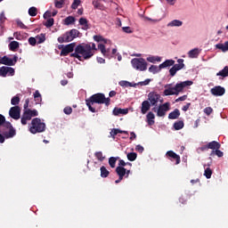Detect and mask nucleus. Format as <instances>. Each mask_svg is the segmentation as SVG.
I'll use <instances>...</instances> for the list:
<instances>
[{
	"label": "nucleus",
	"instance_id": "nucleus-1",
	"mask_svg": "<svg viewBox=\"0 0 228 228\" xmlns=\"http://www.w3.org/2000/svg\"><path fill=\"white\" fill-rule=\"evenodd\" d=\"M94 55V53L91 50V44L83 43L76 45L75 52L70 54V57H74L82 61V58H84V60H89Z\"/></svg>",
	"mask_w": 228,
	"mask_h": 228
},
{
	"label": "nucleus",
	"instance_id": "nucleus-2",
	"mask_svg": "<svg viewBox=\"0 0 228 228\" xmlns=\"http://www.w3.org/2000/svg\"><path fill=\"white\" fill-rule=\"evenodd\" d=\"M110 98H106L104 94L98 93L93 94L91 97H89V99L86 100V104L92 113H95L97 110L93 107L94 103L105 104L106 107H109L110 105Z\"/></svg>",
	"mask_w": 228,
	"mask_h": 228
},
{
	"label": "nucleus",
	"instance_id": "nucleus-3",
	"mask_svg": "<svg viewBox=\"0 0 228 228\" xmlns=\"http://www.w3.org/2000/svg\"><path fill=\"white\" fill-rule=\"evenodd\" d=\"M193 85V81H184V82H181L176 84L174 87L172 86V85H167L165 86V90H164V95L165 96H169V95H179V94L183 92V89L187 86H191Z\"/></svg>",
	"mask_w": 228,
	"mask_h": 228
},
{
	"label": "nucleus",
	"instance_id": "nucleus-4",
	"mask_svg": "<svg viewBox=\"0 0 228 228\" xmlns=\"http://www.w3.org/2000/svg\"><path fill=\"white\" fill-rule=\"evenodd\" d=\"M29 103H30V100L27 99L25 100V103H24V110H23V114L21 117V124L23 126L27 125L28 121H31L32 118H36L38 116V112L37 110H30L29 109Z\"/></svg>",
	"mask_w": 228,
	"mask_h": 228
},
{
	"label": "nucleus",
	"instance_id": "nucleus-5",
	"mask_svg": "<svg viewBox=\"0 0 228 228\" xmlns=\"http://www.w3.org/2000/svg\"><path fill=\"white\" fill-rule=\"evenodd\" d=\"M46 125L42 122L39 118H35L31 120V126L29 127V132L32 134H41L45 132Z\"/></svg>",
	"mask_w": 228,
	"mask_h": 228
},
{
	"label": "nucleus",
	"instance_id": "nucleus-6",
	"mask_svg": "<svg viewBox=\"0 0 228 228\" xmlns=\"http://www.w3.org/2000/svg\"><path fill=\"white\" fill-rule=\"evenodd\" d=\"M79 35H80V32L78 29L72 28L69 31H67L64 34H62L61 37H59L57 41L60 44L69 43L75 38H77V37H79Z\"/></svg>",
	"mask_w": 228,
	"mask_h": 228
},
{
	"label": "nucleus",
	"instance_id": "nucleus-7",
	"mask_svg": "<svg viewBox=\"0 0 228 228\" xmlns=\"http://www.w3.org/2000/svg\"><path fill=\"white\" fill-rule=\"evenodd\" d=\"M131 64L134 69L139 71H145L148 65L144 58H134L131 60Z\"/></svg>",
	"mask_w": 228,
	"mask_h": 228
},
{
	"label": "nucleus",
	"instance_id": "nucleus-8",
	"mask_svg": "<svg viewBox=\"0 0 228 228\" xmlns=\"http://www.w3.org/2000/svg\"><path fill=\"white\" fill-rule=\"evenodd\" d=\"M2 127L9 129V132L2 131V134L4 135L6 138H12L16 135V129L12 126L10 122H4L2 124Z\"/></svg>",
	"mask_w": 228,
	"mask_h": 228
},
{
	"label": "nucleus",
	"instance_id": "nucleus-9",
	"mask_svg": "<svg viewBox=\"0 0 228 228\" xmlns=\"http://www.w3.org/2000/svg\"><path fill=\"white\" fill-rule=\"evenodd\" d=\"M148 101L151 106H157L159 102L163 103V99L157 92H151L148 94Z\"/></svg>",
	"mask_w": 228,
	"mask_h": 228
},
{
	"label": "nucleus",
	"instance_id": "nucleus-10",
	"mask_svg": "<svg viewBox=\"0 0 228 228\" xmlns=\"http://www.w3.org/2000/svg\"><path fill=\"white\" fill-rule=\"evenodd\" d=\"M170 110V102H167L163 104H160L159 106L157 116L159 118L165 117L167 115V112Z\"/></svg>",
	"mask_w": 228,
	"mask_h": 228
},
{
	"label": "nucleus",
	"instance_id": "nucleus-11",
	"mask_svg": "<svg viewBox=\"0 0 228 228\" xmlns=\"http://www.w3.org/2000/svg\"><path fill=\"white\" fill-rule=\"evenodd\" d=\"M17 61H18L17 56H14L13 59L9 58L7 56H4V57L0 58L1 65L13 66V65H16Z\"/></svg>",
	"mask_w": 228,
	"mask_h": 228
},
{
	"label": "nucleus",
	"instance_id": "nucleus-12",
	"mask_svg": "<svg viewBox=\"0 0 228 228\" xmlns=\"http://www.w3.org/2000/svg\"><path fill=\"white\" fill-rule=\"evenodd\" d=\"M76 43H70L64 45L61 51V56H67L69 53L76 51Z\"/></svg>",
	"mask_w": 228,
	"mask_h": 228
},
{
	"label": "nucleus",
	"instance_id": "nucleus-13",
	"mask_svg": "<svg viewBox=\"0 0 228 228\" xmlns=\"http://www.w3.org/2000/svg\"><path fill=\"white\" fill-rule=\"evenodd\" d=\"M167 158L168 160L174 162L175 161V165H180L181 164V157L177 155L175 151H168L166 153Z\"/></svg>",
	"mask_w": 228,
	"mask_h": 228
},
{
	"label": "nucleus",
	"instance_id": "nucleus-14",
	"mask_svg": "<svg viewBox=\"0 0 228 228\" xmlns=\"http://www.w3.org/2000/svg\"><path fill=\"white\" fill-rule=\"evenodd\" d=\"M10 117L14 120H19L20 118V107L14 106L10 109L9 111Z\"/></svg>",
	"mask_w": 228,
	"mask_h": 228
},
{
	"label": "nucleus",
	"instance_id": "nucleus-15",
	"mask_svg": "<svg viewBox=\"0 0 228 228\" xmlns=\"http://www.w3.org/2000/svg\"><path fill=\"white\" fill-rule=\"evenodd\" d=\"M225 88L221 86H216L210 90V93L215 96H222L225 94Z\"/></svg>",
	"mask_w": 228,
	"mask_h": 228
},
{
	"label": "nucleus",
	"instance_id": "nucleus-16",
	"mask_svg": "<svg viewBox=\"0 0 228 228\" xmlns=\"http://www.w3.org/2000/svg\"><path fill=\"white\" fill-rule=\"evenodd\" d=\"M151 108V103L148 100H144L142 103V113L144 115Z\"/></svg>",
	"mask_w": 228,
	"mask_h": 228
},
{
	"label": "nucleus",
	"instance_id": "nucleus-17",
	"mask_svg": "<svg viewBox=\"0 0 228 228\" xmlns=\"http://www.w3.org/2000/svg\"><path fill=\"white\" fill-rule=\"evenodd\" d=\"M181 116V111L178 109H175L173 112L169 113L167 118L169 120H175L179 118Z\"/></svg>",
	"mask_w": 228,
	"mask_h": 228
},
{
	"label": "nucleus",
	"instance_id": "nucleus-18",
	"mask_svg": "<svg viewBox=\"0 0 228 228\" xmlns=\"http://www.w3.org/2000/svg\"><path fill=\"white\" fill-rule=\"evenodd\" d=\"M98 49L101 51V53L103 54V56L105 57H109L110 56V49H106V46L104 44H99L98 45Z\"/></svg>",
	"mask_w": 228,
	"mask_h": 228
},
{
	"label": "nucleus",
	"instance_id": "nucleus-19",
	"mask_svg": "<svg viewBox=\"0 0 228 228\" xmlns=\"http://www.w3.org/2000/svg\"><path fill=\"white\" fill-rule=\"evenodd\" d=\"M127 113H128V109L115 108L113 110L114 116L126 115Z\"/></svg>",
	"mask_w": 228,
	"mask_h": 228
},
{
	"label": "nucleus",
	"instance_id": "nucleus-20",
	"mask_svg": "<svg viewBox=\"0 0 228 228\" xmlns=\"http://www.w3.org/2000/svg\"><path fill=\"white\" fill-rule=\"evenodd\" d=\"M184 60L183 59H178L177 63L178 64H174L173 68L176 69V71H179L183 69L185 67V64L183 63Z\"/></svg>",
	"mask_w": 228,
	"mask_h": 228
},
{
	"label": "nucleus",
	"instance_id": "nucleus-21",
	"mask_svg": "<svg viewBox=\"0 0 228 228\" xmlns=\"http://www.w3.org/2000/svg\"><path fill=\"white\" fill-rule=\"evenodd\" d=\"M93 39H94V42H97V43L108 44L110 42V40L104 38L101 35H94L93 37Z\"/></svg>",
	"mask_w": 228,
	"mask_h": 228
},
{
	"label": "nucleus",
	"instance_id": "nucleus-22",
	"mask_svg": "<svg viewBox=\"0 0 228 228\" xmlns=\"http://www.w3.org/2000/svg\"><path fill=\"white\" fill-rule=\"evenodd\" d=\"M208 145L209 150H211V151L220 150V148H221V144L216 141L208 142Z\"/></svg>",
	"mask_w": 228,
	"mask_h": 228
},
{
	"label": "nucleus",
	"instance_id": "nucleus-23",
	"mask_svg": "<svg viewBox=\"0 0 228 228\" xmlns=\"http://www.w3.org/2000/svg\"><path fill=\"white\" fill-rule=\"evenodd\" d=\"M175 65V61L174 60H166L164 62H162L161 64H159V68L162 69H165L167 67H170V66H173Z\"/></svg>",
	"mask_w": 228,
	"mask_h": 228
},
{
	"label": "nucleus",
	"instance_id": "nucleus-24",
	"mask_svg": "<svg viewBox=\"0 0 228 228\" xmlns=\"http://www.w3.org/2000/svg\"><path fill=\"white\" fill-rule=\"evenodd\" d=\"M78 24L83 26L84 30H88V28H90V27L88 26V20H86V18H80V20H78Z\"/></svg>",
	"mask_w": 228,
	"mask_h": 228
},
{
	"label": "nucleus",
	"instance_id": "nucleus-25",
	"mask_svg": "<svg viewBox=\"0 0 228 228\" xmlns=\"http://www.w3.org/2000/svg\"><path fill=\"white\" fill-rule=\"evenodd\" d=\"M116 173L118 175V177L124 178L126 176V168L123 167H117Z\"/></svg>",
	"mask_w": 228,
	"mask_h": 228
},
{
	"label": "nucleus",
	"instance_id": "nucleus-26",
	"mask_svg": "<svg viewBox=\"0 0 228 228\" xmlns=\"http://www.w3.org/2000/svg\"><path fill=\"white\" fill-rule=\"evenodd\" d=\"M146 118H147V121H148V124L150 126H152L155 124V114H153V112H149L147 115H146Z\"/></svg>",
	"mask_w": 228,
	"mask_h": 228
},
{
	"label": "nucleus",
	"instance_id": "nucleus-27",
	"mask_svg": "<svg viewBox=\"0 0 228 228\" xmlns=\"http://www.w3.org/2000/svg\"><path fill=\"white\" fill-rule=\"evenodd\" d=\"M101 171V177H102V179H106L107 177H109L110 175V171H108V169L106 168V167L102 166L100 168Z\"/></svg>",
	"mask_w": 228,
	"mask_h": 228
},
{
	"label": "nucleus",
	"instance_id": "nucleus-28",
	"mask_svg": "<svg viewBox=\"0 0 228 228\" xmlns=\"http://www.w3.org/2000/svg\"><path fill=\"white\" fill-rule=\"evenodd\" d=\"M189 57L191 59H195V58H198L199 54H200V52H199V49L198 48H194L192 50H191L189 53Z\"/></svg>",
	"mask_w": 228,
	"mask_h": 228
},
{
	"label": "nucleus",
	"instance_id": "nucleus-29",
	"mask_svg": "<svg viewBox=\"0 0 228 228\" xmlns=\"http://www.w3.org/2000/svg\"><path fill=\"white\" fill-rule=\"evenodd\" d=\"M20 102V94H16L14 97L12 98L11 100V104L12 106L18 107V105Z\"/></svg>",
	"mask_w": 228,
	"mask_h": 228
},
{
	"label": "nucleus",
	"instance_id": "nucleus-30",
	"mask_svg": "<svg viewBox=\"0 0 228 228\" xmlns=\"http://www.w3.org/2000/svg\"><path fill=\"white\" fill-rule=\"evenodd\" d=\"M217 77H221L223 78H225L228 77V66L224 67L223 70L216 73Z\"/></svg>",
	"mask_w": 228,
	"mask_h": 228
},
{
	"label": "nucleus",
	"instance_id": "nucleus-31",
	"mask_svg": "<svg viewBox=\"0 0 228 228\" xmlns=\"http://www.w3.org/2000/svg\"><path fill=\"white\" fill-rule=\"evenodd\" d=\"M20 47V43L17 41H12L9 44V49L10 51H17Z\"/></svg>",
	"mask_w": 228,
	"mask_h": 228
},
{
	"label": "nucleus",
	"instance_id": "nucleus-32",
	"mask_svg": "<svg viewBox=\"0 0 228 228\" xmlns=\"http://www.w3.org/2000/svg\"><path fill=\"white\" fill-rule=\"evenodd\" d=\"M183 26V21L179 20H174L171 22L167 23V27H181Z\"/></svg>",
	"mask_w": 228,
	"mask_h": 228
},
{
	"label": "nucleus",
	"instance_id": "nucleus-33",
	"mask_svg": "<svg viewBox=\"0 0 228 228\" xmlns=\"http://www.w3.org/2000/svg\"><path fill=\"white\" fill-rule=\"evenodd\" d=\"M210 157L217 156L218 158L224 157V151H221L219 149H216V151H211Z\"/></svg>",
	"mask_w": 228,
	"mask_h": 228
},
{
	"label": "nucleus",
	"instance_id": "nucleus-34",
	"mask_svg": "<svg viewBox=\"0 0 228 228\" xmlns=\"http://www.w3.org/2000/svg\"><path fill=\"white\" fill-rule=\"evenodd\" d=\"M184 127V122L183 121H176L174 124V128L175 131L182 130Z\"/></svg>",
	"mask_w": 228,
	"mask_h": 228
},
{
	"label": "nucleus",
	"instance_id": "nucleus-35",
	"mask_svg": "<svg viewBox=\"0 0 228 228\" xmlns=\"http://www.w3.org/2000/svg\"><path fill=\"white\" fill-rule=\"evenodd\" d=\"M92 5L95 10H103L104 5H102L98 0H93Z\"/></svg>",
	"mask_w": 228,
	"mask_h": 228
},
{
	"label": "nucleus",
	"instance_id": "nucleus-36",
	"mask_svg": "<svg viewBox=\"0 0 228 228\" xmlns=\"http://www.w3.org/2000/svg\"><path fill=\"white\" fill-rule=\"evenodd\" d=\"M162 69H160V65L158 67L156 65H151L149 68V72L152 73V74H157L159 73Z\"/></svg>",
	"mask_w": 228,
	"mask_h": 228
},
{
	"label": "nucleus",
	"instance_id": "nucleus-37",
	"mask_svg": "<svg viewBox=\"0 0 228 228\" xmlns=\"http://www.w3.org/2000/svg\"><path fill=\"white\" fill-rule=\"evenodd\" d=\"M119 159V157H110L109 158V165L114 168L116 167V162Z\"/></svg>",
	"mask_w": 228,
	"mask_h": 228
},
{
	"label": "nucleus",
	"instance_id": "nucleus-38",
	"mask_svg": "<svg viewBox=\"0 0 228 228\" xmlns=\"http://www.w3.org/2000/svg\"><path fill=\"white\" fill-rule=\"evenodd\" d=\"M74 22H76V18L74 16H68L64 19V24L66 25L74 24Z\"/></svg>",
	"mask_w": 228,
	"mask_h": 228
},
{
	"label": "nucleus",
	"instance_id": "nucleus-39",
	"mask_svg": "<svg viewBox=\"0 0 228 228\" xmlns=\"http://www.w3.org/2000/svg\"><path fill=\"white\" fill-rule=\"evenodd\" d=\"M37 44H44L46 40L45 34H40L36 37Z\"/></svg>",
	"mask_w": 228,
	"mask_h": 228
},
{
	"label": "nucleus",
	"instance_id": "nucleus-40",
	"mask_svg": "<svg viewBox=\"0 0 228 228\" xmlns=\"http://www.w3.org/2000/svg\"><path fill=\"white\" fill-rule=\"evenodd\" d=\"M33 96H34V100H36V102H37V104H39L42 101V97H41L39 91H36L34 93Z\"/></svg>",
	"mask_w": 228,
	"mask_h": 228
},
{
	"label": "nucleus",
	"instance_id": "nucleus-41",
	"mask_svg": "<svg viewBox=\"0 0 228 228\" xmlns=\"http://www.w3.org/2000/svg\"><path fill=\"white\" fill-rule=\"evenodd\" d=\"M28 15L30 17H36L37 15V7H34V6L30 7L28 9Z\"/></svg>",
	"mask_w": 228,
	"mask_h": 228
},
{
	"label": "nucleus",
	"instance_id": "nucleus-42",
	"mask_svg": "<svg viewBox=\"0 0 228 228\" xmlns=\"http://www.w3.org/2000/svg\"><path fill=\"white\" fill-rule=\"evenodd\" d=\"M147 61H149L151 63H155L156 61L160 62L161 58L160 57H155V56L147 57Z\"/></svg>",
	"mask_w": 228,
	"mask_h": 228
},
{
	"label": "nucleus",
	"instance_id": "nucleus-43",
	"mask_svg": "<svg viewBox=\"0 0 228 228\" xmlns=\"http://www.w3.org/2000/svg\"><path fill=\"white\" fill-rule=\"evenodd\" d=\"M8 67H1L0 68V77H6L8 75Z\"/></svg>",
	"mask_w": 228,
	"mask_h": 228
},
{
	"label": "nucleus",
	"instance_id": "nucleus-44",
	"mask_svg": "<svg viewBox=\"0 0 228 228\" xmlns=\"http://www.w3.org/2000/svg\"><path fill=\"white\" fill-rule=\"evenodd\" d=\"M127 159L131 162L135 161L136 159H137V153H134V152L128 153L127 154Z\"/></svg>",
	"mask_w": 228,
	"mask_h": 228
},
{
	"label": "nucleus",
	"instance_id": "nucleus-45",
	"mask_svg": "<svg viewBox=\"0 0 228 228\" xmlns=\"http://www.w3.org/2000/svg\"><path fill=\"white\" fill-rule=\"evenodd\" d=\"M212 175H213V171L211 168H206L205 172H204V175L205 177H207L208 179H211L212 177Z\"/></svg>",
	"mask_w": 228,
	"mask_h": 228
},
{
	"label": "nucleus",
	"instance_id": "nucleus-46",
	"mask_svg": "<svg viewBox=\"0 0 228 228\" xmlns=\"http://www.w3.org/2000/svg\"><path fill=\"white\" fill-rule=\"evenodd\" d=\"M54 24V19L53 18H48L45 23L44 24L46 28H51Z\"/></svg>",
	"mask_w": 228,
	"mask_h": 228
},
{
	"label": "nucleus",
	"instance_id": "nucleus-47",
	"mask_svg": "<svg viewBox=\"0 0 228 228\" xmlns=\"http://www.w3.org/2000/svg\"><path fill=\"white\" fill-rule=\"evenodd\" d=\"M55 8L61 9L64 5V0H55L54 2Z\"/></svg>",
	"mask_w": 228,
	"mask_h": 228
},
{
	"label": "nucleus",
	"instance_id": "nucleus-48",
	"mask_svg": "<svg viewBox=\"0 0 228 228\" xmlns=\"http://www.w3.org/2000/svg\"><path fill=\"white\" fill-rule=\"evenodd\" d=\"M94 157H96V159H97L99 161H101V162H102V161L105 160V157L102 156V151H98V152L94 153Z\"/></svg>",
	"mask_w": 228,
	"mask_h": 228
},
{
	"label": "nucleus",
	"instance_id": "nucleus-49",
	"mask_svg": "<svg viewBox=\"0 0 228 228\" xmlns=\"http://www.w3.org/2000/svg\"><path fill=\"white\" fill-rule=\"evenodd\" d=\"M80 4H81V0H74V2L71 4L72 10H77V8H78Z\"/></svg>",
	"mask_w": 228,
	"mask_h": 228
},
{
	"label": "nucleus",
	"instance_id": "nucleus-50",
	"mask_svg": "<svg viewBox=\"0 0 228 228\" xmlns=\"http://www.w3.org/2000/svg\"><path fill=\"white\" fill-rule=\"evenodd\" d=\"M216 49L221 50L223 52H226L225 45L222 43H218L216 45Z\"/></svg>",
	"mask_w": 228,
	"mask_h": 228
},
{
	"label": "nucleus",
	"instance_id": "nucleus-51",
	"mask_svg": "<svg viewBox=\"0 0 228 228\" xmlns=\"http://www.w3.org/2000/svg\"><path fill=\"white\" fill-rule=\"evenodd\" d=\"M120 134V129L119 128H113L110 132V135L115 138L116 135Z\"/></svg>",
	"mask_w": 228,
	"mask_h": 228
},
{
	"label": "nucleus",
	"instance_id": "nucleus-52",
	"mask_svg": "<svg viewBox=\"0 0 228 228\" xmlns=\"http://www.w3.org/2000/svg\"><path fill=\"white\" fill-rule=\"evenodd\" d=\"M204 113L207 116H210L213 113V108L212 107H207L204 109Z\"/></svg>",
	"mask_w": 228,
	"mask_h": 228
},
{
	"label": "nucleus",
	"instance_id": "nucleus-53",
	"mask_svg": "<svg viewBox=\"0 0 228 228\" xmlns=\"http://www.w3.org/2000/svg\"><path fill=\"white\" fill-rule=\"evenodd\" d=\"M28 44L31 45V46H35L37 45V38L35 37H29L28 38Z\"/></svg>",
	"mask_w": 228,
	"mask_h": 228
},
{
	"label": "nucleus",
	"instance_id": "nucleus-54",
	"mask_svg": "<svg viewBox=\"0 0 228 228\" xmlns=\"http://www.w3.org/2000/svg\"><path fill=\"white\" fill-rule=\"evenodd\" d=\"M72 112V109L71 107H66L63 109V113L66 115H70Z\"/></svg>",
	"mask_w": 228,
	"mask_h": 228
},
{
	"label": "nucleus",
	"instance_id": "nucleus-55",
	"mask_svg": "<svg viewBox=\"0 0 228 228\" xmlns=\"http://www.w3.org/2000/svg\"><path fill=\"white\" fill-rule=\"evenodd\" d=\"M178 70L172 67L171 69H169V75H171L172 77H174Z\"/></svg>",
	"mask_w": 228,
	"mask_h": 228
},
{
	"label": "nucleus",
	"instance_id": "nucleus-56",
	"mask_svg": "<svg viewBox=\"0 0 228 228\" xmlns=\"http://www.w3.org/2000/svg\"><path fill=\"white\" fill-rule=\"evenodd\" d=\"M7 74H8L9 76H14V74H15V69H14L13 68H9V67H7Z\"/></svg>",
	"mask_w": 228,
	"mask_h": 228
},
{
	"label": "nucleus",
	"instance_id": "nucleus-57",
	"mask_svg": "<svg viewBox=\"0 0 228 228\" xmlns=\"http://www.w3.org/2000/svg\"><path fill=\"white\" fill-rule=\"evenodd\" d=\"M17 26L20 27V28H22V29H27L28 28L21 20H17Z\"/></svg>",
	"mask_w": 228,
	"mask_h": 228
},
{
	"label": "nucleus",
	"instance_id": "nucleus-58",
	"mask_svg": "<svg viewBox=\"0 0 228 228\" xmlns=\"http://www.w3.org/2000/svg\"><path fill=\"white\" fill-rule=\"evenodd\" d=\"M135 151H137L139 153H142L144 151V148L141 144H138L135 146Z\"/></svg>",
	"mask_w": 228,
	"mask_h": 228
},
{
	"label": "nucleus",
	"instance_id": "nucleus-59",
	"mask_svg": "<svg viewBox=\"0 0 228 228\" xmlns=\"http://www.w3.org/2000/svg\"><path fill=\"white\" fill-rule=\"evenodd\" d=\"M90 49H91L92 52H94V54L95 52L98 50V49L96 48L95 43H91V44H90Z\"/></svg>",
	"mask_w": 228,
	"mask_h": 228
},
{
	"label": "nucleus",
	"instance_id": "nucleus-60",
	"mask_svg": "<svg viewBox=\"0 0 228 228\" xmlns=\"http://www.w3.org/2000/svg\"><path fill=\"white\" fill-rule=\"evenodd\" d=\"M119 86L122 87H128L130 86V84L127 81H120Z\"/></svg>",
	"mask_w": 228,
	"mask_h": 228
},
{
	"label": "nucleus",
	"instance_id": "nucleus-61",
	"mask_svg": "<svg viewBox=\"0 0 228 228\" xmlns=\"http://www.w3.org/2000/svg\"><path fill=\"white\" fill-rule=\"evenodd\" d=\"M187 99V95H183L175 100V102H184Z\"/></svg>",
	"mask_w": 228,
	"mask_h": 228
},
{
	"label": "nucleus",
	"instance_id": "nucleus-62",
	"mask_svg": "<svg viewBox=\"0 0 228 228\" xmlns=\"http://www.w3.org/2000/svg\"><path fill=\"white\" fill-rule=\"evenodd\" d=\"M51 16H52V12H49V11H47V12H45V14H44V19H45V20H47V19L51 18Z\"/></svg>",
	"mask_w": 228,
	"mask_h": 228
},
{
	"label": "nucleus",
	"instance_id": "nucleus-63",
	"mask_svg": "<svg viewBox=\"0 0 228 228\" xmlns=\"http://www.w3.org/2000/svg\"><path fill=\"white\" fill-rule=\"evenodd\" d=\"M122 30L125 31V33L131 34L132 30L129 27L122 28Z\"/></svg>",
	"mask_w": 228,
	"mask_h": 228
},
{
	"label": "nucleus",
	"instance_id": "nucleus-64",
	"mask_svg": "<svg viewBox=\"0 0 228 228\" xmlns=\"http://www.w3.org/2000/svg\"><path fill=\"white\" fill-rule=\"evenodd\" d=\"M190 107H191V102H188L186 105L183 106L182 110L187 111Z\"/></svg>",
	"mask_w": 228,
	"mask_h": 228
}]
</instances>
